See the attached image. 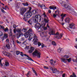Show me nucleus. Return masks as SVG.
Returning <instances> with one entry per match:
<instances>
[{"label":"nucleus","mask_w":77,"mask_h":77,"mask_svg":"<svg viewBox=\"0 0 77 77\" xmlns=\"http://www.w3.org/2000/svg\"><path fill=\"white\" fill-rule=\"evenodd\" d=\"M52 44L54 46H56V42H55L54 41H52Z\"/></svg>","instance_id":"nucleus-29"},{"label":"nucleus","mask_w":77,"mask_h":77,"mask_svg":"<svg viewBox=\"0 0 77 77\" xmlns=\"http://www.w3.org/2000/svg\"><path fill=\"white\" fill-rule=\"evenodd\" d=\"M3 30H4L5 32H8V31H9V29H8V27H7L5 29L4 28Z\"/></svg>","instance_id":"nucleus-22"},{"label":"nucleus","mask_w":77,"mask_h":77,"mask_svg":"<svg viewBox=\"0 0 77 77\" xmlns=\"http://www.w3.org/2000/svg\"><path fill=\"white\" fill-rule=\"evenodd\" d=\"M71 61V58H70L69 59H68V62H70Z\"/></svg>","instance_id":"nucleus-41"},{"label":"nucleus","mask_w":77,"mask_h":77,"mask_svg":"<svg viewBox=\"0 0 77 77\" xmlns=\"http://www.w3.org/2000/svg\"><path fill=\"white\" fill-rule=\"evenodd\" d=\"M44 20L45 23H48V21H49V20H47L45 18L44 19Z\"/></svg>","instance_id":"nucleus-31"},{"label":"nucleus","mask_w":77,"mask_h":77,"mask_svg":"<svg viewBox=\"0 0 77 77\" xmlns=\"http://www.w3.org/2000/svg\"><path fill=\"white\" fill-rule=\"evenodd\" d=\"M42 48H44V47H47V46H44V44H43L42 43Z\"/></svg>","instance_id":"nucleus-45"},{"label":"nucleus","mask_w":77,"mask_h":77,"mask_svg":"<svg viewBox=\"0 0 77 77\" xmlns=\"http://www.w3.org/2000/svg\"><path fill=\"white\" fill-rule=\"evenodd\" d=\"M33 32V31L32 29H31V28H29L27 32L29 34H30V33H32Z\"/></svg>","instance_id":"nucleus-13"},{"label":"nucleus","mask_w":77,"mask_h":77,"mask_svg":"<svg viewBox=\"0 0 77 77\" xmlns=\"http://www.w3.org/2000/svg\"><path fill=\"white\" fill-rule=\"evenodd\" d=\"M13 44L14 45V47H15L16 45L15 44V43L14 42V41H13Z\"/></svg>","instance_id":"nucleus-43"},{"label":"nucleus","mask_w":77,"mask_h":77,"mask_svg":"<svg viewBox=\"0 0 77 77\" xmlns=\"http://www.w3.org/2000/svg\"><path fill=\"white\" fill-rule=\"evenodd\" d=\"M13 32L14 33H16V32H17V29H14L13 30Z\"/></svg>","instance_id":"nucleus-48"},{"label":"nucleus","mask_w":77,"mask_h":77,"mask_svg":"<svg viewBox=\"0 0 77 77\" xmlns=\"http://www.w3.org/2000/svg\"><path fill=\"white\" fill-rule=\"evenodd\" d=\"M13 27L14 29H16V25H14L13 26Z\"/></svg>","instance_id":"nucleus-44"},{"label":"nucleus","mask_w":77,"mask_h":77,"mask_svg":"<svg viewBox=\"0 0 77 77\" xmlns=\"http://www.w3.org/2000/svg\"><path fill=\"white\" fill-rule=\"evenodd\" d=\"M48 12H49V14H51V10H48Z\"/></svg>","instance_id":"nucleus-58"},{"label":"nucleus","mask_w":77,"mask_h":77,"mask_svg":"<svg viewBox=\"0 0 77 77\" xmlns=\"http://www.w3.org/2000/svg\"><path fill=\"white\" fill-rule=\"evenodd\" d=\"M9 35L10 36H12V30H10V32L9 33Z\"/></svg>","instance_id":"nucleus-34"},{"label":"nucleus","mask_w":77,"mask_h":77,"mask_svg":"<svg viewBox=\"0 0 77 77\" xmlns=\"http://www.w3.org/2000/svg\"><path fill=\"white\" fill-rule=\"evenodd\" d=\"M31 10H32V7H29V11L26 12L25 14L23 19L25 21H27V20H28L27 18H30L32 16V14L35 15L38 12V11L36 10H33L32 11V12L31 13V12H30V11H31Z\"/></svg>","instance_id":"nucleus-1"},{"label":"nucleus","mask_w":77,"mask_h":77,"mask_svg":"<svg viewBox=\"0 0 77 77\" xmlns=\"http://www.w3.org/2000/svg\"><path fill=\"white\" fill-rule=\"evenodd\" d=\"M34 48L33 47H31L30 48V50L28 51L29 53H32V52L34 51Z\"/></svg>","instance_id":"nucleus-14"},{"label":"nucleus","mask_w":77,"mask_h":77,"mask_svg":"<svg viewBox=\"0 0 77 77\" xmlns=\"http://www.w3.org/2000/svg\"><path fill=\"white\" fill-rule=\"evenodd\" d=\"M20 55L21 56L23 57V56H26V57H27L28 58H27L28 60H31V61H32V62H34V60H33L32 58H31V57H29V56L27 55L26 54H24H24H23V52H20Z\"/></svg>","instance_id":"nucleus-8"},{"label":"nucleus","mask_w":77,"mask_h":77,"mask_svg":"<svg viewBox=\"0 0 77 77\" xmlns=\"http://www.w3.org/2000/svg\"><path fill=\"white\" fill-rule=\"evenodd\" d=\"M20 14L22 15H23L24 13L27 11V8H20Z\"/></svg>","instance_id":"nucleus-6"},{"label":"nucleus","mask_w":77,"mask_h":77,"mask_svg":"<svg viewBox=\"0 0 77 77\" xmlns=\"http://www.w3.org/2000/svg\"><path fill=\"white\" fill-rule=\"evenodd\" d=\"M42 15L44 16V17L45 18V17H47V15L45 14V13H44Z\"/></svg>","instance_id":"nucleus-39"},{"label":"nucleus","mask_w":77,"mask_h":77,"mask_svg":"<svg viewBox=\"0 0 77 77\" xmlns=\"http://www.w3.org/2000/svg\"><path fill=\"white\" fill-rule=\"evenodd\" d=\"M49 9H53V7L51 6L49 7Z\"/></svg>","instance_id":"nucleus-59"},{"label":"nucleus","mask_w":77,"mask_h":77,"mask_svg":"<svg viewBox=\"0 0 77 77\" xmlns=\"http://www.w3.org/2000/svg\"><path fill=\"white\" fill-rule=\"evenodd\" d=\"M30 35V34L26 32V33L24 34V36L26 38H27L29 37V36Z\"/></svg>","instance_id":"nucleus-16"},{"label":"nucleus","mask_w":77,"mask_h":77,"mask_svg":"<svg viewBox=\"0 0 77 77\" xmlns=\"http://www.w3.org/2000/svg\"><path fill=\"white\" fill-rule=\"evenodd\" d=\"M53 73H55L56 74H59V71L57 70V69L54 67H51L50 68Z\"/></svg>","instance_id":"nucleus-7"},{"label":"nucleus","mask_w":77,"mask_h":77,"mask_svg":"<svg viewBox=\"0 0 77 77\" xmlns=\"http://www.w3.org/2000/svg\"><path fill=\"white\" fill-rule=\"evenodd\" d=\"M22 5L24 6H29V4L26 3H22Z\"/></svg>","instance_id":"nucleus-23"},{"label":"nucleus","mask_w":77,"mask_h":77,"mask_svg":"<svg viewBox=\"0 0 77 77\" xmlns=\"http://www.w3.org/2000/svg\"><path fill=\"white\" fill-rule=\"evenodd\" d=\"M44 68L45 69H49L48 67H46L45 66L44 67Z\"/></svg>","instance_id":"nucleus-51"},{"label":"nucleus","mask_w":77,"mask_h":77,"mask_svg":"<svg viewBox=\"0 0 77 77\" xmlns=\"http://www.w3.org/2000/svg\"><path fill=\"white\" fill-rule=\"evenodd\" d=\"M64 57L66 59H68V55H65V56H64Z\"/></svg>","instance_id":"nucleus-53"},{"label":"nucleus","mask_w":77,"mask_h":77,"mask_svg":"<svg viewBox=\"0 0 77 77\" xmlns=\"http://www.w3.org/2000/svg\"><path fill=\"white\" fill-rule=\"evenodd\" d=\"M68 8L69 10H70L71 9V5L69 4H68Z\"/></svg>","instance_id":"nucleus-26"},{"label":"nucleus","mask_w":77,"mask_h":77,"mask_svg":"<svg viewBox=\"0 0 77 77\" xmlns=\"http://www.w3.org/2000/svg\"><path fill=\"white\" fill-rule=\"evenodd\" d=\"M33 72L34 73L35 75L36 76H38V75L37 74V73H36V71L34 70L33 71Z\"/></svg>","instance_id":"nucleus-36"},{"label":"nucleus","mask_w":77,"mask_h":77,"mask_svg":"<svg viewBox=\"0 0 77 77\" xmlns=\"http://www.w3.org/2000/svg\"><path fill=\"white\" fill-rule=\"evenodd\" d=\"M33 20L32 19H30L28 21V23L31 25L33 20L34 23H37L38 22H40L41 20V16L39 14L35 15Z\"/></svg>","instance_id":"nucleus-2"},{"label":"nucleus","mask_w":77,"mask_h":77,"mask_svg":"<svg viewBox=\"0 0 77 77\" xmlns=\"http://www.w3.org/2000/svg\"><path fill=\"white\" fill-rule=\"evenodd\" d=\"M55 33L54 31H53V30H52L48 32V34L50 35H55L54 36L55 38H57L58 39H60L62 38V37L63 36V35L62 34H59V33L57 32L56 34Z\"/></svg>","instance_id":"nucleus-3"},{"label":"nucleus","mask_w":77,"mask_h":77,"mask_svg":"<svg viewBox=\"0 0 77 77\" xmlns=\"http://www.w3.org/2000/svg\"><path fill=\"white\" fill-rule=\"evenodd\" d=\"M41 54L40 53V52L36 49H35L34 52L32 53L33 56H37V57H38V58L41 57Z\"/></svg>","instance_id":"nucleus-5"},{"label":"nucleus","mask_w":77,"mask_h":77,"mask_svg":"<svg viewBox=\"0 0 77 77\" xmlns=\"http://www.w3.org/2000/svg\"><path fill=\"white\" fill-rule=\"evenodd\" d=\"M43 29H44V30H46L47 29V27H45L43 28Z\"/></svg>","instance_id":"nucleus-57"},{"label":"nucleus","mask_w":77,"mask_h":77,"mask_svg":"<svg viewBox=\"0 0 77 77\" xmlns=\"http://www.w3.org/2000/svg\"><path fill=\"white\" fill-rule=\"evenodd\" d=\"M61 61H62L63 62H64V63H66V62H68V59H67L63 58H61Z\"/></svg>","instance_id":"nucleus-12"},{"label":"nucleus","mask_w":77,"mask_h":77,"mask_svg":"<svg viewBox=\"0 0 77 77\" xmlns=\"http://www.w3.org/2000/svg\"><path fill=\"white\" fill-rule=\"evenodd\" d=\"M70 77H76V75H75V73H73L72 75H70Z\"/></svg>","instance_id":"nucleus-27"},{"label":"nucleus","mask_w":77,"mask_h":77,"mask_svg":"<svg viewBox=\"0 0 77 77\" xmlns=\"http://www.w3.org/2000/svg\"><path fill=\"white\" fill-rule=\"evenodd\" d=\"M3 53L4 54V55L5 56H6L8 57H9L12 56V54L9 53L8 52H7L5 51H3Z\"/></svg>","instance_id":"nucleus-10"},{"label":"nucleus","mask_w":77,"mask_h":77,"mask_svg":"<svg viewBox=\"0 0 77 77\" xmlns=\"http://www.w3.org/2000/svg\"><path fill=\"white\" fill-rule=\"evenodd\" d=\"M56 16H57V15H56V14H54L53 15V17L54 18H56Z\"/></svg>","instance_id":"nucleus-56"},{"label":"nucleus","mask_w":77,"mask_h":77,"mask_svg":"<svg viewBox=\"0 0 77 77\" xmlns=\"http://www.w3.org/2000/svg\"><path fill=\"white\" fill-rule=\"evenodd\" d=\"M26 41H27V40H26L25 41L23 42V43L24 44V43H25V42H26Z\"/></svg>","instance_id":"nucleus-64"},{"label":"nucleus","mask_w":77,"mask_h":77,"mask_svg":"<svg viewBox=\"0 0 77 77\" xmlns=\"http://www.w3.org/2000/svg\"><path fill=\"white\" fill-rule=\"evenodd\" d=\"M23 32H27V29L26 28H23L22 30Z\"/></svg>","instance_id":"nucleus-25"},{"label":"nucleus","mask_w":77,"mask_h":77,"mask_svg":"<svg viewBox=\"0 0 77 77\" xmlns=\"http://www.w3.org/2000/svg\"><path fill=\"white\" fill-rule=\"evenodd\" d=\"M3 35V32H2L1 31H0V37H1Z\"/></svg>","instance_id":"nucleus-49"},{"label":"nucleus","mask_w":77,"mask_h":77,"mask_svg":"<svg viewBox=\"0 0 77 77\" xmlns=\"http://www.w3.org/2000/svg\"><path fill=\"white\" fill-rule=\"evenodd\" d=\"M5 46L7 48H8V49H9L11 48V47H10V45H9V44L8 45H6Z\"/></svg>","instance_id":"nucleus-28"},{"label":"nucleus","mask_w":77,"mask_h":77,"mask_svg":"<svg viewBox=\"0 0 77 77\" xmlns=\"http://www.w3.org/2000/svg\"><path fill=\"white\" fill-rule=\"evenodd\" d=\"M1 10L2 12V13H3L4 14H5V11H4L3 9H2V8L1 9Z\"/></svg>","instance_id":"nucleus-40"},{"label":"nucleus","mask_w":77,"mask_h":77,"mask_svg":"<svg viewBox=\"0 0 77 77\" xmlns=\"http://www.w3.org/2000/svg\"><path fill=\"white\" fill-rule=\"evenodd\" d=\"M68 23H70V18H68Z\"/></svg>","instance_id":"nucleus-52"},{"label":"nucleus","mask_w":77,"mask_h":77,"mask_svg":"<svg viewBox=\"0 0 77 77\" xmlns=\"http://www.w3.org/2000/svg\"><path fill=\"white\" fill-rule=\"evenodd\" d=\"M22 30L21 29H16V32L17 33H21V32Z\"/></svg>","instance_id":"nucleus-19"},{"label":"nucleus","mask_w":77,"mask_h":77,"mask_svg":"<svg viewBox=\"0 0 77 77\" xmlns=\"http://www.w3.org/2000/svg\"><path fill=\"white\" fill-rule=\"evenodd\" d=\"M62 50V48H59V49H58V52H59V53H60V51H61Z\"/></svg>","instance_id":"nucleus-35"},{"label":"nucleus","mask_w":77,"mask_h":77,"mask_svg":"<svg viewBox=\"0 0 77 77\" xmlns=\"http://www.w3.org/2000/svg\"><path fill=\"white\" fill-rule=\"evenodd\" d=\"M65 75H66V74L64 73L63 74L62 77H65Z\"/></svg>","instance_id":"nucleus-55"},{"label":"nucleus","mask_w":77,"mask_h":77,"mask_svg":"<svg viewBox=\"0 0 77 77\" xmlns=\"http://www.w3.org/2000/svg\"><path fill=\"white\" fill-rule=\"evenodd\" d=\"M38 25H35V27H37L38 29H41V26H41V24L38 23Z\"/></svg>","instance_id":"nucleus-15"},{"label":"nucleus","mask_w":77,"mask_h":77,"mask_svg":"<svg viewBox=\"0 0 77 77\" xmlns=\"http://www.w3.org/2000/svg\"><path fill=\"white\" fill-rule=\"evenodd\" d=\"M20 35H18L17 36V39H18V38H20Z\"/></svg>","instance_id":"nucleus-63"},{"label":"nucleus","mask_w":77,"mask_h":77,"mask_svg":"<svg viewBox=\"0 0 77 77\" xmlns=\"http://www.w3.org/2000/svg\"><path fill=\"white\" fill-rule=\"evenodd\" d=\"M66 16V14H64V15H61V17H61L62 21H63V20L64 19V18H65V16Z\"/></svg>","instance_id":"nucleus-20"},{"label":"nucleus","mask_w":77,"mask_h":77,"mask_svg":"<svg viewBox=\"0 0 77 77\" xmlns=\"http://www.w3.org/2000/svg\"><path fill=\"white\" fill-rule=\"evenodd\" d=\"M38 39L37 38L35 39V41L34 42V45H37L38 43Z\"/></svg>","instance_id":"nucleus-18"},{"label":"nucleus","mask_w":77,"mask_h":77,"mask_svg":"<svg viewBox=\"0 0 77 77\" xmlns=\"http://www.w3.org/2000/svg\"><path fill=\"white\" fill-rule=\"evenodd\" d=\"M42 7H43V8L42 9H45V5L44 4H42Z\"/></svg>","instance_id":"nucleus-46"},{"label":"nucleus","mask_w":77,"mask_h":77,"mask_svg":"<svg viewBox=\"0 0 77 77\" xmlns=\"http://www.w3.org/2000/svg\"><path fill=\"white\" fill-rule=\"evenodd\" d=\"M2 8L3 9H4V10H6V8H5V7H2Z\"/></svg>","instance_id":"nucleus-62"},{"label":"nucleus","mask_w":77,"mask_h":77,"mask_svg":"<svg viewBox=\"0 0 77 77\" xmlns=\"http://www.w3.org/2000/svg\"><path fill=\"white\" fill-rule=\"evenodd\" d=\"M5 65L6 66H9V64L8 62H5Z\"/></svg>","instance_id":"nucleus-33"},{"label":"nucleus","mask_w":77,"mask_h":77,"mask_svg":"<svg viewBox=\"0 0 77 77\" xmlns=\"http://www.w3.org/2000/svg\"><path fill=\"white\" fill-rule=\"evenodd\" d=\"M56 7H53L52 8V9H53V10H55V9H56Z\"/></svg>","instance_id":"nucleus-54"},{"label":"nucleus","mask_w":77,"mask_h":77,"mask_svg":"<svg viewBox=\"0 0 77 77\" xmlns=\"http://www.w3.org/2000/svg\"><path fill=\"white\" fill-rule=\"evenodd\" d=\"M60 4L62 6H63L64 8H65L66 9L68 8V4L66 2L62 1V2L60 3Z\"/></svg>","instance_id":"nucleus-9"},{"label":"nucleus","mask_w":77,"mask_h":77,"mask_svg":"<svg viewBox=\"0 0 77 77\" xmlns=\"http://www.w3.org/2000/svg\"><path fill=\"white\" fill-rule=\"evenodd\" d=\"M20 53V51H16V54L17 55H18V54H19Z\"/></svg>","instance_id":"nucleus-38"},{"label":"nucleus","mask_w":77,"mask_h":77,"mask_svg":"<svg viewBox=\"0 0 77 77\" xmlns=\"http://www.w3.org/2000/svg\"><path fill=\"white\" fill-rule=\"evenodd\" d=\"M30 72H28L27 74H26V76H27V77H29V75H30Z\"/></svg>","instance_id":"nucleus-30"},{"label":"nucleus","mask_w":77,"mask_h":77,"mask_svg":"<svg viewBox=\"0 0 77 77\" xmlns=\"http://www.w3.org/2000/svg\"><path fill=\"white\" fill-rule=\"evenodd\" d=\"M33 38H34L33 39V41H34L35 40V39L38 38V37L35 34H33L32 33H30L28 39L29 41H30V40H31L32 39H33Z\"/></svg>","instance_id":"nucleus-4"},{"label":"nucleus","mask_w":77,"mask_h":77,"mask_svg":"<svg viewBox=\"0 0 77 77\" xmlns=\"http://www.w3.org/2000/svg\"><path fill=\"white\" fill-rule=\"evenodd\" d=\"M16 42L17 44H21V42H20L18 40L16 41Z\"/></svg>","instance_id":"nucleus-50"},{"label":"nucleus","mask_w":77,"mask_h":77,"mask_svg":"<svg viewBox=\"0 0 77 77\" xmlns=\"http://www.w3.org/2000/svg\"><path fill=\"white\" fill-rule=\"evenodd\" d=\"M0 27H1V29H3V30H4V29H5V27H4V26L0 25Z\"/></svg>","instance_id":"nucleus-42"},{"label":"nucleus","mask_w":77,"mask_h":77,"mask_svg":"<svg viewBox=\"0 0 77 77\" xmlns=\"http://www.w3.org/2000/svg\"><path fill=\"white\" fill-rule=\"evenodd\" d=\"M59 14V11H56L55 12V14L57 16Z\"/></svg>","instance_id":"nucleus-32"},{"label":"nucleus","mask_w":77,"mask_h":77,"mask_svg":"<svg viewBox=\"0 0 77 77\" xmlns=\"http://www.w3.org/2000/svg\"><path fill=\"white\" fill-rule=\"evenodd\" d=\"M8 35L6 34H4L3 38H5V39H7L8 38Z\"/></svg>","instance_id":"nucleus-21"},{"label":"nucleus","mask_w":77,"mask_h":77,"mask_svg":"<svg viewBox=\"0 0 77 77\" xmlns=\"http://www.w3.org/2000/svg\"><path fill=\"white\" fill-rule=\"evenodd\" d=\"M50 62L51 65H54V63H56V62L53 61V59L50 60Z\"/></svg>","instance_id":"nucleus-17"},{"label":"nucleus","mask_w":77,"mask_h":77,"mask_svg":"<svg viewBox=\"0 0 77 77\" xmlns=\"http://www.w3.org/2000/svg\"><path fill=\"white\" fill-rule=\"evenodd\" d=\"M37 44H38V45L39 46H41V43H40V42H38V43Z\"/></svg>","instance_id":"nucleus-47"},{"label":"nucleus","mask_w":77,"mask_h":77,"mask_svg":"<svg viewBox=\"0 0 77 77\" xmlns=\"http://www.w3.org/2000/svg\"><path fill=\"white\" fill-rule=\"evenodd\" d=\"M19 35L20 37H22V36H23V33H19Z\"/></svg>","instance_id":"nucleus-37"},{"label":"nucleus","mask_w":77,"mask_h":77,"mask_svg":"<svg viewBox=\"0 0 77 77\" xmlns=\"http://www.w3.org/2000/svg\"><path fill=\"white\" fill-rule=\"evenodd\" d=\"M69 27L70 29H75V24L74 23H72L70 24H69Z\"/></svg>","instance_id":"nucleus-11"},{"label":"nucleus","mask_w":77,"mask_h":77,"mask_svg":"<svg viewBox=\"0 0 77 77\" xmlns=\"http://www.w3.org/2000/svg\"><path fill=\"white\" fill-rule=\"evenodd\" d=\"M22 41H24V38L22 37L21 39Z\"/></svg>","instance_id":"nucleus-61"},{"label":"nucleus","mask_w":77,"mask_h":77,"mask_svg":"<svg viewBox=\"0 0 77 77\" xmlns=\"http://www.w3.org/2000/svg\"><path fill=\"white\" fill-rule=\"evenodd\" d=\"M0 66H2H2H3V64H2V63H0Z\"/></svg>","instance_id":"nucleus-60"},{"label":"nucleus","mask_w":77,"mask_h":77,"mask_svg":"<svg viewBox=\"0 0 77 77\" xmlns=\"http://www.w3.org/2000/svg\"><path fill=\"white\" fill-rule=\"evenodd\" d=\"M38 7H40L41 8V9H43V7H42V4L41 5V4L39 3L38 5Z\"/></svg>","instance_id":"nucleus-24"}]
</instances>
